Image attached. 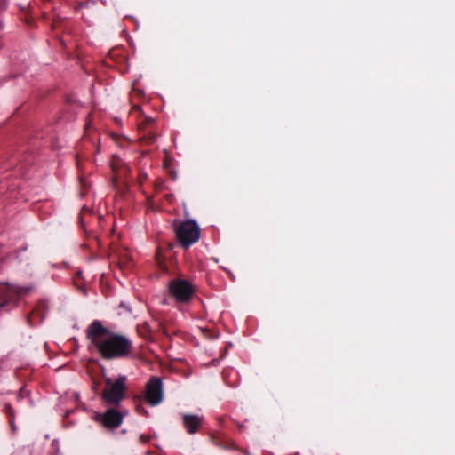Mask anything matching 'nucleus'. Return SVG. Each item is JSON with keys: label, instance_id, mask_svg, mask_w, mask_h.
Masks as SVG:
<instances>
[{"label": "nucleus", "instance_id": "f257e3e1", "mask_svg": "<svg viewBox=\"0 0 455 455\" xmlns=\"http://www.w3.org/2000/svg\"><path fill=\"white\" fill-rule=\"evenodd\" d=\"M132 349V341L127 337L109 333L103 342L99 344L98 352L107 360L116 358H124L131 355Z\"/></svg>", "mask_w": 455, "mask_h": 455}, {"label": "nucleus", "instance_id": "f03ea898", "mask_svg": "<svg viewBox=\"0 0 455 455\" xmlns=\"http://www.w3.org/2000/svg\"><path fill=\"white\" fill-rule=\"evenodd\" d=\"M156 277L155 281L161 282L164 284H192V280L184 277L183 275L176 270L174 262L172 259L167 261L166 259L158 252L156 255Z\"/></svg>", "mask_w": 455, "mask_h": 455}, {"label": "nucleus", "instance_id": "7ed1b4c3", "mask_svg": "<svg viewBox=\"0 0 455 455\" xmlns=\"http://www.w3.org/2000/svg\"><path fill=\"white\" fill-rule=\"evenodd\" d=\"M102 390V399L106 404L118 406L125 397L127 377L119 374L116 379L107 378Z\"/></svg>", "mask_w": 455, "mask_h": 455}, {"label": "nucleus", "instance_id": "20e7f679", "mask_svg": "<svg viewBox=\"0 0 455 455\" xmlns=\"http://www.w3.org/2000/svg\"><path fill=\"white\" fill-rule=\"evenodd\" d=\"M174 231L180 245L184 249L189 248L200 238V228L193 220L180 222L175 220Z\"/></svg>", "mask_w": 455, "mask_h": 455}, {"label": "nucleus", "instance_id": "39448f33", "mask_svg": "<svg viewBox=\"0 0 455 455\" xmlns=\"http://www.w3.org/2000/svg\"><path fill=\"white\" fill-rule=\"evenodd\" d=\"M128 414L127 410L108 409L104 412H94L93 419L105 428L113 430L123 423L124 416Z\"/></svg>", "mask_w": 455, "mask_h": 455}, {"label": "nucleus", "instance_id": "423d86ee", "mask_svg": "<svg viewBox=\"0 0 455 455\" xmlns=\"http://www.w3.org/2000/svg\"><path fill=\"white\" fill-rule=\"evenodd\" d=\"M145 399L151 406L159 404L163 400V382L158 377H152L147 383Z\"/></svg>", "mask_w": 455, "mask_h": 455}, {"label": "nucleus", "instance_id": "0eeeda50", "mask_svg": "<svg viewBox=\"0 0 455 455\" xmlns=\"http://www.w3.org/2000/svg\"><path fill=\"white\" fill-rule=\"evenodd\" d=\"M111 331L105 328L101 322L94 320L86 329V337L90 342L98 349L99 344L103 342L105 336H108Z\"/></svg>", "mask_w": 455, "mask_h": 455}, {"label": "nucleus", "instance_id": "6e6552de", "mask_svg": "<svg viewBox=\"0 0 455 455\" xmlns=\"http://www.w3.org/2000/svg\"><path fill=\"white\" fill-rule=\"evenodd\" d=\"M195 292L194 286H169L168 289L170 298L180 304L188 303Z\"/></svg>", "mask_w": 455, "mask_h": 455}, {"label": "nucleus", "instance_id": "1a4fd4ad", "mask_svg": "<svg viewBox=\"0 0 455 455\" xmlns=\"http://www.w3.org/2000/svg\"><path fill=\"white\" fill-rule=\"evenodd\" d=\"M110 257L116 260L121 269H131L133 267V259L128 249L124 247H113Z\"/></svg>", "mask_w": 455, "mask_h": 455}, {"label": "nucleus", "instance_id": "9d476101", "mask_svg": "<svg viewBox=\"0 0 455 455\" xmlns=\"http://www.w3.org/2000/svg\"><path fill=\"white\" fill-rule=\"evenodd\" d=\"M182 425L189 435L198 433L204 425V419L197 414H181Z\"/></svg>", "mask_w": 455, "mask_h": 455}, {"label": "nucleus", "instance_id": "9b49d317", "mask_svg": "<svg viewBox=\"0 0 455 455\" xmlns=\"http://www.w3.org/2000/svg\"><path fill=\"white\" fill-rule=\"evenodd\" d=\"M112 171L114 172L113 182L116 185L118 180L125 178L130 172V167L119 157L114 156L111 162Z\"/></svg>", "mask_w": 455, "mask_h": 455}, {"label": "nucleus", "instance_id": "f8f14e48", "mask_svg": "<svg viewBox=\"0 0 455 455\" xmlns=\"http://www.w3.org/2000/svg\"><path fill=\"white\" fill-rule=\"evenodd\" d=\"M140 140L148 145H151L156 142L157 135L154 128L141 130Z\"/></svg>", "mask_w": 455, "mask_h": 455}, {"label": "nucleus", "instance_id": "ddd939ff", "mask_svg": "<svg viewBox=\"0 0 455 455\" xmlns=\"http://www.w3.org/2000/svg\"><path fill=\"white\" fill-rule=\"evenodd\" d=\"M154 124H155V120L152 117L141 115V120L140 121V124H139L140 131L154 128L153 127Z\"/></svg>", "mask_w": 455, "mask_h": 455}, {"label": "nucleus", "instance_id": "4468645a", "mask_svg": "<svg viewBox=\"0 0 455 455\" xmlns=\"http://www.w3.org/2000/svg\"><path fill=\"white\" fill-rule=\"evenodd\" d=\"M89 5H90V4L88 2H81L76 7V12H78L80 9H83V8H89Z\"/></svg>", "mask_w": 455, "mask_h": 455}, {"label": "nucleus", "instance_id": "2eb2a0df", "mask_svg": "<svg viewBox=\"0 0 455 455\" xmlns=\"http://www.w3.org/2000/svg\"><path fill=\"white\" fill-rule=\"evenodd\" d=\"M132 97H141L143 96V92L140 89H133L132 92Z\"/></svg>", "mask_w": 455, "mask_h": 455}, {"label": "nucleus", "instance_id": "dca6fc26", "mask_svg": "<svg viewBox=\"0 0 455 455\" xmlns=\"http://www.w3.org/2000/svg\"><path fill=\"white\" fill-rule=\"evenodd\" d=\"M163 184H164V181L162 180H157L155 182V188H156V190L160 191L162 189Z\"/></svg>", "mask_w": 455, "mask_h": 455}, {"label": "nucleus", "instance_id": "f3484780", "mask_svg": "<svg viewBox=\"0 0 455 455\" xmlns=\"http://www.w3.org/2000/svg\"><path fill=\"white\" fill-rule=\"evenodd\" d=\"M146 178H147V175H146L145 173L140 174V175L139 176V180H140V183H142V182H143V180H144Z\"/></svg>", "mask_w": 455, "mask_h": 455}, {"label": "nucleus", "instance_id": "a211bd4d", "mask_svg": "<svg viewBox=\"0 0 455 455\" xmlns=\"http://www.w3.org/2000/svg\"><path fill=\"white\" fill-rule=\"evenodd\" d=\"M132 111L135 112V111H140V108L139 105H134L132 108Z\"/></svg>", "mask_w": 455, "mask_h": 455}, {"label": "nucleus", "instance_id": "6ab92c4d", "mask_svg": "<svg viewBox=\"0 0 455 455\" xmlns=\"http://www.w3.org/2000/svg\"><path fill=\"white\" fill-rule=\"evenodd\" d=\"M119 307H124V308H126L128 311H131V308H130V307H128L126 306V304H125L124 302H123V301L120 303Z\"/></svg>", "mask_w": 455, "mask_h": 455}, {"label": "nucleus", "instance_id": "aec40b11", "mask_svg": "<svg viewBox=\"0 0 455 455\" xmlns=\"http://www.w3.org/2000/svg\"><path fill=\"white\" fill-rule=\"evenodd\" d=\"M8 412L10 413V415L12 417L13 413H12V409L11 406H8Z\"/></svg>", "mask_w": 455, "mask_h": 455}, {"label": "nucleus", "instance_id": "412c9836", "mask_svg": "<svg viewBox=\"0 0 455 455\" xmlns=\"http://www.w3.org/2000/svg\"><path fill=\"white\" fill-rule=\"evenodd\" d=\"M172 197V195H166V199L168 201H170Z\"/></svg>", "mask_w": 455, "mask_h": 455}, {"label": "nucleus", "instance_id": "4be33fe9", "mask_svg": "<svg viewBox=\"0 0 455 455\" xmlns=\"http://www.w3.org/2000/svg\"><path fill=\"white\" fill-rule=\"evenodd\" d=\"M0 284L7 285V284H9V283H7V282H3V283H0Z\"/></svg>", "mask_w": 455, "mask_h": 455}, {"label": "nucleus", "instance_id": "5701e85b", "mask_svg": "<svg viewBox=\"0 0 455 455\" xmlns=\"http://www.w3.org/2000/svg\"><path fill=\"white\" fill-rule=\"evenodd\" d=\"M6 303H1L0 304V308H2Z\"/></svg>", "mask_w": 455, "mask_h": 455}, {"label": "nucleus", "instance_id": "b1692460", "mask_svg": "<svg viewBox=\"0 0 455 455\" xmlns=\"http://www.w3.org/2000/svg\"><path fill=\"white\" fill-rule=\"evenodd\" d=\"M80 275H81V272H80V271H78V272H77V276H80Z\"/></svg>", "mask_w": 455, "mask_h": 455}]
</instances>
